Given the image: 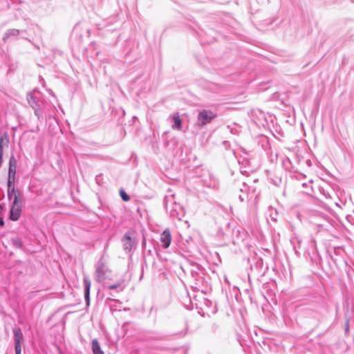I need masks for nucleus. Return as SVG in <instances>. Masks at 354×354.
I'll use <instances>...</instances> for the list:
<instances>
[{
  "label": "nucleus",
  "mask_w": 354,
  "mask_h": 354,
  "mask_svg": "<svg viewBox=\"0 0 354 354\" xmlns=\"http://www.w3.org/2000/svg\"><path fill=\"white\" fill-rule=\"evenodd\" d=\"M120 194L123 201H129V199H130L129 196L126 194V192L124 190H120Z\"/></svg>",
  "instance_id": "15"
},
{
  "label": "nucleus",
  "mask_w": 354,
  "mask_h": 354,
  "mask_svg": "<svg viewBox=\"0 0 354 354\" xmlns=\"http://www.w3.org/2000/svg\"><path fill=\"white\" fill-rule=\"evenodd\" d=\"M3 153H0V163L2 162Z\"/></svg>",
  "instance_id": "22"
},
{
  "label": "nucleus",
  "mask_w": 354,
  "mask_h": 354,
  "mask_svg": "<svg viewBox=\"0 0 354 354\" xmlns=\"http://www.w3.org/2000/svg\"><path fill=\"white\" fill-rule=\"evenodd\" d=\"M207 186L212 188H216L218 187V181L214 179L211 183L208 184Z\"/></svg>",
  "instance_id": "17"
},
{
  "label": "nucleus",
  "mask_w": 354,
  "mask_h": 354,
  "mask_svg": "<svg viewBox=\"0 0 354 354\" xmlns=\"http://www.w3.org/2000/svg\"><path fill=\"white\" fill-rule=\"evenodd\" d=\"M239 198L241 202L244 201L245 199L244 194H240Z\"/></svg>",
  "instance_id": "20"
},
{
  "label": "nucleus",
  "mask_w": 354,
  "mask_h": 354,
  "mask_svg": "<svg viewBox=\"0 0 354 354\" xmlns=\"http://www.w3.org/2000/svg\"><path fill=\"white\" fill-rule=\"evenodd\" d=\"M14 339L15 343V353L16 354H21V342L23 339V335L19 328L13 329Z\"/></svg>",
  "instance_id": "6"
},
{
  "label": "nucleus",
  "mask_w": 354,
  "mask_h": 354,
  "mask_svg": "<svg viewBox=\"0 0 354 354\" xmlns=\"http://www.w3.org/2000/svg\"><path fill=\"white\" fill-rule=\"evenodd\" d=\"M20 195H12L8 198L12 201V207L10 209V218L12 221H17L21 212V201L19 198Z\"/></svg>",
  "instance_id": "1"
},
{
  "label": "nucleus",
  "mask_w": 354,
  "mask_h": 354,
  "mask_svg": "<svg viewBox=\"0 0 354 354\" xmlns=\"http://www.w3.org/2000/svg\"><path fill=\"white\" fill-rule=\"evenodd\" d=\"M17 167V160L14 156H12L9 160V169L8 171L12 170L13 171H16Z\"/></svg>",
  "instance_id": "12"
},
{
  "label": "nucleus",
  "mask_w": 354,
  "mask_h": 354,
  "mask_svg": "<svg viewBox=\"0 0 354 354\" xmlns=\"http://www.w3.org/2000/svg\"><path fill=\"white\" fill-rule=\"evenodd\" d=\"M27 100L30 106L34 109L35 115L40 118L42 116V111L37 97L33 93H30L27 95Z\"/></svg>",
  "instance_id": "4"
},
{
  "label": "nucleus",
  "mask_w": 354,
  "mask_h": 354,
  "mask_svg": "<svg viewBox=\"0 0 354 354\" xmlns=\"http://www.w3.org/2000/svg\"><path fill=\"white\" fill-rule=\"evenodd\" d=\"M84 298L87 306L90 304V289L91 286V282L88 277L84 276Z\"/></svg>",
  "instance_id": "8"
},
{
  "label": "nucleus",
  "mask_w": 354,
  "mask_h": 354,
  "mask_svg": "<svg viewBox=\"0 0 354 354\" xmlns=\"http://www.w3.org/2000/svg\"><path fill=\"white\" fill-rule=\"evenodd\" d=\"M216 117V113L208 109H203L198 115L196 125L199 127H203L210 123Z\"/></svg>",
  "instance_id": "2"
},
{
  "label": "nucleus",
  "mask_w": 354,
  "mask_h": 354,
  "mask_svg": "<svg viewBox=\"0 0 354 354\" xmlns=\"http://www.w3.org/2000/svg\"><path fill=\"white\" fill-rule=\"evenodd\" d=\"M170 120L173 122L171 127L173 129L180 130L182 127V121L178 114H173L169 117Z\"/></svg>",
  "instance_id": "10"
},
{
  "label": "nucleus",
  "mask_w": 354,
  "mask_h": 354,
  "mask_svg": "<svg viewBox=\"0 0 354 354\" xmlns=\"http://www.w3.org/2000/svg\"><path fill=\"white\" fill-rule=\"evenodd\" d=\"M13 243L15 244V245H16L17 247H19V248L21 247V245H22V242L19 239H14Z\"/></svg>",
  "instance_id": "18"
},
{
  "label": "nucleus",
  "mask_w": 354,
  "mask_h": 354,
  "mask_svg": "<svg viewBox=\"0 0 354 354\" xmlns=\"http://www.w3.org/2000/svg\"><path fill=\"white\" fill-rule=\"evenodd\" d=\"M16 179V171L12 170L8 171V197H11L12 195H20L19 189H16L15 187Z\"/></svg>",
  "instance_id": "5"
},
{
  "label": "nucleus",
  "mask_w": 354,
  "mask_h": 354,
  "mask_svg": "<svg viewBox=\"0 0 354 354\" xmlns=\"http://www.w3.org/2000/svg\"><path fill=\"white\" fill-rule=\"evenodd\" d=\"M3 223H3V221L2 218L0 217V226L3 225Z\"/></svg>",
  "instance_id": "21"
},
{
  "label": "nucleus",
  "mask_w": 354,
  "mask_h": 354,
  "mask_svg": "<svg viewBox=\"0 0 354 354\" xmlns=\"http://www.w3.org/2000/svg\"><path fill=\"white\" fill-rule=\"evenodd\" d=\"M160 241L162 246L164 248H167L170 245L171 236L169 230L167 229L163 231V232L160 234Z\"/></svg>",
  "instance_id": "7"
},
{
  "label": "nucleus",
  "mask_w": 354,
  "mask_h": 354,
  "mask_svg": "<svg viewBox=\"0 0 354 354\" xmlns=\"http://www.w3.org/2000/svg\"><path fill=\"white\" fill-rule=\"evenodd\" d=\"M248 186L245 184V183H243V187H241L240 189V191L243 193H246L248 192Z\"/></svg>",
  "instance_id": "19"
},
{
  "label": "nucleus",
  "mask_w": 354,
  "mask_h": 354,
  "mask_svg": "<svg viewBox=\"0 0 354 354\" xmlns=\"http://www.w3.org/2000/svg\"><path fill=\"white\" fill-rule=\"evenodd\" d=\"M95 276L96 281L102 282L110 279L111 270L104 262L99 261L95 266Z\"/></svg>",
  "instance_id": "3"
},
{
  "label": "nucleus",
  "mask_w": 354,
  "mask_h": 354,
  "mask_svg": "<svg viewBox=\"0 0 354 354\" xmlns=\"http://www.w3.org/2000/svg\"><path fill=\"white\" fill-rule=\"evenodd\" d=\"M92 350L94 354H104L97 339L92 341Z\"/></svg>",
  "instance_id": "11"
},
{
  "label": "nucleus",
  "mask_w": 354,
  "mask_h": 354,
  "mask_svg": "<svg viewBox=\"0 0 354 354\" xmlns=\"http://www.w3.org/2000/svg\"><path fill=\"white\" fill-rule=\"evenodd\" d=\"M122 242H123L124 249L126 251H130L133 247V241L129 232H127L124 234V236L122 239Z\"/></svg>",
  "instance_id": "9"
},
{
  "label": "nucleus",
  "mask_w": 354,
  "mask_h": 354,
  "mask_svg": "<svg viewBox=\"0 0 354 354\" xmlns=\"http://www.w3.org/2000/svg\"><path fill=\"white\" fill-rule=\"evenodd\" d=\"M8 142V139L6 135L0 136V153H3V146Z\"/></svg>",
  "instance_id": "13"
},
{
  "label": "nucleus",
  "mask_w": 354,
  "mask_h": 354,
  "mask_svg": "<svg viewBox=\"0 0 354 354\" xmlns=\"http://www.w3.org/2000/svg\"><path fill=\"white\" fill-rule=\"evenodd\" d=\"M121 287V283H116L115 284H112V285H110L109 286V289L110 290H113V289H117L118 288H120Z\"/></svg>",
  "instance_id": "16"
},
{
  "label": "nucleus",
  "mask_w": 354,
  "mask_h": 354,
  "mask_svg": "<svg viewBox=\"0 0 354 354\" xmlns=\"http://www.w3.org/2000/svg\"><path fill=\"white\" fill-rule=\"evenodd\" d=\"M19 34V30L17 29H10L6 34L3 39L6 40L10 36H17Z\"/></svg>",
  "instance_id": "14"
}]
</instances>
